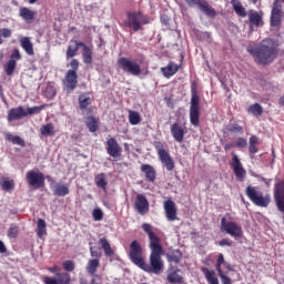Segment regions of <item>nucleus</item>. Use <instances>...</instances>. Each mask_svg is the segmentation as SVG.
Wrapping results in <instances>:
<instances>
[{"instance_id": "f3484780", "label": "nucleus", "mask_w": 284, "mask_h": 284, "mask_svg": "<svg viewBox=\"0 0 284 284\" xmlns=\"http://www.w3.org/2000/svg\"><path fill=\"white\" fill-rule=\"evenodd\" d=\"M283 19V10L278 8V2H274L273 9L271 12V26L272 28H278Z\"/></svg>"}, {"instance_id": "9d476101", "label": "nucleus", "mask_w": 284, "mask_h": 284, "mask_svg": "<svg viewBox=\"0 0 284 284\" xmlns=\"http://www.w3.org/2000/svg\"><path fill=\"white\" fill-rule=\"evenodd\" d=\"M189 8H199L206 17H216V11L205 0H184Z\"/></svg>"}, {"instance_id": "f03ea898", "label": "nucleus", "mask_w": 284, "mask_h": 284, "mask_svg": "<svg viewBox=\"0 0 284 284\" xmlns=\"http://www.w3.org/2000/svg\"><path fill=\"white\" fill-rule=\"evenodd\" d=\"M247 52L251 53L254 61L260 65H270L276 59V45L272 39L262 41L258 47H250Z\"/></svg>"}, {"instance_id": "680f3d73", "label": "nucleus", "mask_w": 284, "mask_h": 284, "mask_svg": "<svg viewBox=\"0 0 284 284\" xmlns=\"http://www.w3.org/2000/svg\"><path fill=\"white\" fill-rule=\"evenodd\" d=\"M229 132H243V126L239 124H231L227 126Z\"/></svg>"}, {"instance_id": "49530a36", "label": "nucleus", "mask_w": 284, "mask_h": 284, "mask_svg": "<svg viewBox=\"0 0 284 284\" xmlns=\"http://www.w3.org/2000/svg\"><path fill=\"white\" fill-rule=\"evenodd\" d=\"M225 262V256L223 255V253H220L219 256H217V261H216V264H215V270L216 272H223V267H221L222 265H224Z\"/></svg>"}, {"instance_id": "6e6552de", "label": "nucleus", "mask_w": 284, "mask_h": 284, "mask_svg": "<svg viewBox=\"0 0 284 284\" xmlns=\"http://www.w3.org/2000/svg\"><path fill=\"white\" fill-rule=\"evenodd\" d=\"M129 257L134 265H136L138 267H141L144 260H143V248L141 247V244L139 243V241L134 240L131 242Z\"/></svg>"}, {"instance_id": "7ed1b4c3", "label": "nucleus", "mask_w": 284, "mask_h": 284, "mask_svg": "<svg viewBox=\"0 0 284 284\" xmlns=\"http://www.w3.org/2000/svg\"><path fill=\"white\" fill-rule=\"evenodd\" d=\"M189 115L191 125H193L194 128H199L201 123V98L199 97V91L194 85H192L191 88V104Z\"/></svg>"}, {"instance_id": "dca6fc26", "label": "nucleus", "mask_w": 284, "mask_h": 284, "mask_svg": "<svg viewBox=\"0 0 284 284\" xmlns=\"http://www.w3.org/2000/svg\"><path fill=\"white\" fill-rule=\"evenodd\" d=\"M135 210L141 215L148 214L150 212V202H148V197L143 194H138L135 199Z\"/></svg>"}, {"instance_id": "473e14b6", "label": "nucleus", "mask_w": 284, "mask_h": 284, "mask_svg": "<svg viewBox=\"0 0 284 284\" xmlns=\"http://www.w3.org/2000/svg\"><path fill=\"white\" fill-rule=\"evenodd\" d=\"M47 225H45V220L43 219H39L37 222V236L38 239H43V236H45V234H48L47 231Z\"/></svg>"}, {"instance_id": "3c124183", "label": "nucleus", "mask_w": 284, "mask_h": 284, "mask_svg": "<svg viewBox=\"0 0 284 284\" xmlns=\"http://www.w3.org/2000/svg\"><path fill=\"white\" fill-rule=\"evenodd\" d=\"M62 267L65 272H74V262L73 261H64L62 263Z\"/></svg>"}, {"instance_id": "4468645a", "label": "nucleus", "mask_w": 284, "mask_h": 284, "mask_svg": "<svg viewBox=\"0 0 284 284\" xmlns=\"http://www.w3.org/2000/svg\"><path fill=\"white\" fill-rule=\"evenodd\" d=\"M79 77L74 71H67L65 78L63 80L64 90L68 92V94H71V92H74V89L77 88L79 83Z\"/></svg>"}, {"instance_id": "864d4df0", "label": "nucleus", "mask_w": 284, "mask_h": 284, "mask_svg": "<svg viewBox=\"0 0 284 284\" xmlns=\"http://www.w3.org/2000/svg\"><path fill=\"white\" fill-rule=\"evenodd\" d=\"M18 235H19V227L10 226V229L8 231L9 239H17Z\"/></svg>"}, {"instance_id": "2eb2a0df", "label": "nucleus", "mask_w": 284, "mask_h": 284, "mask_svg": "<svg viewBox=\"0 0 284 284\" xmlns=\"http://www.w3.org/2000/svg\"><path fill=\"white\" fill-rule=\"evenodd\" d=\"M121 145H119V142L114 138H110L106 140V154L109 156H112V159H119L121 156Z\"/></svg>"}, {"instance_id": "de8ad7c7", "label": "nucleus", "mask_w": 284, "mask_h": 284, "mask_svg": "<svg viewBox=\"0 0 284 284\" xmlns=\"http://www.w3.org/2000/svg\"><path fill=\"white\" fill-rule=\"evenodd\" d=\"M10 39L12 37V30L8 28L0 29V45L3 43V39Z\"/></svg>"}, {"instance_id": "412c9836", "label": "nucleus", "mask_w": 284, "mask_h": 284, "mask_svg": "<svg viewBox=\"0 0 284 284\" xmlns=\"http://www.w3.org/2000/svg\"><path fill=\"white\" fill-rule=\"evenodd\" d=\"M141 172L144 173V176L149 183H154L156 181V170L150 164H142Z\"/></svg>"}, {"instance_id": "f704fd0d", "label": "nucleus", "mask_w": 284, "mask_h": 284, "mask_svg": "<svg viewBox=\"0 0 284 284\" xmlns=\"http://www.w3.org/2000/svg\"><path fill=\"white\" fill-rule=\"evenodd\" d=\"M95 185L97 187H101V190L108 189V178L105 176V173H100L95 175Z\"/></svg>"}, {"instance_id": "a19ab883", "label": "nucleus", "mask_w": 284, "mask_h": 284, "mask_svg": "<svg viewBox=\"0 0 284 284\" xmlns=\"http://www.w3.org/2000/svg\"><path fill=\"white\" fill-rule=\"evenodd\" d=\"M17 68V62L9 60L4 65V72L8 77H12L14 74V70Z\"/></svg>"}, {"instance_id": "7c9ffc66", "label": "nucleus", "mask_w": 284, "mask_h": 284, "mask_svg": "<svg viewBox=\"0 0 284 284\" xmlns=\"http://www.w3.org/2000/svg\"><path fill=\"white\" fill-rule=\"evenodd\" d=\"M100 262L97 258L89 260L87 264V272L90 276H94L97 274V270H99Z\"/></svg>"}, {"instance_id": "79ce46f5", "label": "nucleus", "mask_w": 284, "mask_h": 284, "mask_svg": "<svg viewBox=\"0 0 284 284\" xmlns=\"http://www.w3.org/2000/svg\"><path fill=\"white\" fill-rule=\"evenodd\" d=\"M0 185L4 192H12L14 190V181L12 180H3Z\"/></svg>"}, {"instance_id": "1a4fd4ad", "label": "nucleus", "mask_w": 284, "mask_h": 284, "mask_svg": "<svg viewBox=\"0 0 284 284\" xmlns=\"http://www.w3.org/2000/svg\"><path fill=\"white\" fill-rule=\"evenodd\" d=\"M221 225L222 232L230 234L233 239L239 240L243 236V229L236 222H227L225 217H222Z\"/></svg>"}, {"instance_id": "423d86ee", "label": "nucleus", "mask_w": 284, "mask_h": 284, "mask_svg": "<svg viewBox=\"0 0 284 284\" xmlns=\"http://www.w3.org/2000/svg\"><path fill=\"white\" fill-rule=\"evenodd\" d=\"M48 272L54 274L55 277L44 276L43 283L44 284H70V274L69 273H61V268L59 266L49 267Z\"/></svg>"}, {"instance_id": "bf43d9fd", "label": "nucleus", "mask_w": 284, "mask_h": 284, "mask_svg": "<svg viewBox=\"0 0 284 284\" xmlns=\"http://www.w3.org/2000/svg\"><path fill=\"white\" fill-rule=\"evenodd\" d=\"M71 69H69V72H79V60L73 59L70 63Z\"/></svg>"}, {"instance_id": "aec40b11", "label": "nucleus", "mask_w": 284, "mask_h": 284, "mask_svg": "<svg viewBox=\"0 0 284 284\" xmlns=\"http://www.w3.org/2000/svg\"><path fill=\"white\" fill-rule=\"evenodd\" d=\"M28 116V113L23 106H18L9 110L8 121H19V119H23Z\"/></svg>"}, {"instance_id": "b1692460", "label": "nucleus", "mask_w": 284, "mask_h": 284, "mask_svg": "<svg viewBox=\"0 0 284 284\" xmlns=\"http://www.w3.org/2000/svg\"><path fill=\"white\" fill-rule=\"evenodd\" d=\"M79 48H83V42L71 40L67 50V59H72L73 57H77Z\"/></svg>"}, {"instance_id": "58836bf2", "label": "nucleus", "mask_w": 284, "mask_h": 284, "mask_svg": "<svg viewBox=\"0 0 284 284\" xmlns=\"http://www.w3.org/2000/svg\"><path fill=\"white\" fill-rule=\"evenodd\" d=\"M247 113L253 114V116H261L263 114V106L258 103L251 104L247 108Z\"/></svg>"}, {"instance_id": "4c0bfd02", "label": "nucleus", "mask_w": 284, "mask_h": 284, "mask_svg": "<svg viewBox=\"0 0 284 284\" xmlns=\"http://www.w3.org/2000/svg\"><path fill=\"white\" fill-rule=\"evenodd\" d=\"M82 48H83L82 59L87 65H90V63H92V49L85 45V43H83Z\"/></svg>"}, {"instance_id": "9b49d317", "label": "nucleus", "mask_w": 284, "mask_h": 284, "mask_svg": "<svg viewBox=\"0 0 284 284\" xmlns=\"http://www.w3.org/2000/svg\"><path fill=\"white\" fill-rule=\"evenodd\" d=\"M27 182L31 187H43L45 185V176L42 172L29 171L26 175Z\"/></svg>"}, {"instance_id": "4be33fe9", "label": "nucleus", "mask_w": 284, "mask_h": 284, "mask_svg": "<svg viewBox=\"0 0 284 284\" xmlns=\"http://www.w3.org/2000/svg\"><path fill=\"white\" fill-rule=\"evenodd\" d=\"M166 281H169V283H183V272L179 268L169 270Z\"/></svg>"}, {"instance_id": "c756f323", "label": "nucleus", "mask_w": 284, "mask_h": 284, "mask_svg": "<svg viewBox=\"0 0 284 284\" xmlns=\"http://www.w3.org/2000/svg\"><path fill=\"white\" fill-rule=\"evenodd\" d=\"M231 6H233V10L239 17H247V12L245 11V7L241 3V0H231Z\"/></svg>"}, {"instance_id": "5fc2aeb1", "label": "nucleus", "mask_w": 284, "mask_h": 284, "mask_svg": "<svg viewBox=\"0 0 284 284\" xmlns=\"http://www.w3.org/2000/svg\"><path fill=\"white\" fill-rule=\"evenodd\" d=\"M10 61H14V63L21 61V52H19V49L13 50V52L10 55Z\"/></svg>"}, {"instance_id": "c9c22d12", "label": "nucleus", "mask_w": 284, "mask_h": 284, "mask_svg": "<svg viewBox=\"0 0 284 284\" xmlns=\"http://www.w3.org/2000/svg\"><path fill=\"white\" fill-rule=\"evenodd\" d=\"M41 136H54V124L47 123L40 129Z\"/></svg>"}, {"instance_id": "c85d7f7f", "label": "nucleus", "mask_w": 284, "mask_h": 284, "mask_svg": "<svg viewBox=\"0 0 284 284\" xmlns=\"http://www.w3.org/2000/svg\"><path fill=\"white\" fill-rule=\"evenodd\" d=\"M78 101L80 110H88V105L92 104V98H90V93L80 94Z\"/></svg>"}, {"instance_id": "a18cd8bd", "label": "nucleus", "mask_w": 284, "mask_h": 284, "mask_svg": "<svg viewBox=\"0 0 284 284\" xmlns=\"http://www.w3.org/2000/svg\"><path fill=\"white\" fill-rule=\"evenodd\" d=\"M274 196H284V180L275 184Z\"/></svg>"}, {"instance_id": "72a5a7b5", "label": "nucleus", "mask_w": 284, "mask_h": 284, "mask_svg": "<svg viewBox=\"0 0 284 284\" xmlns=\"http://www.w3.org/2000/svg\"><path fill=\"white\" fill-rule=\"evenodd\" d=\"M166 258L169 263H181V258H183V253H181L179 250H174L171 253L166 254Z\"/></svg>"}, {"instance_id": "f257e3e1", "label": "nucleus", "mask_w": 284, "mask_h": 284, "mask_svg": "<svg viewBox=\"0 0 284 284\" xmlns=\"http://www.w3.org/2000/svg\"><path fill=\"white\" fill-rule=\"evenodd\" d=\"M142 230L148 234L150 239L149 247L151 250V255L149 257V264L145 261L142 262L140 268L148 274L159 275L163 272V260L161 255L163 254V246H161V239L156 236L154 232H152V225L148 223L142 224Z\"/></svg>"}, {"instance_id": "0e129e2a", "label": "nucleus", "mask_w": 284, "mask_h": 284, "mask_svg": "<svg viewBox=\"0 0 284 284\" xmlns=\"http://www.w3.org/2000/svg\"><path fill=\"white\" fill-rule=\"evenodd\" d=\"M221 247H232V242L227 239H223L217 243Z\"/></svg>"}, {"instance_id": "69168bd1", "label": "nucleus", "mask_w": 284, "mask_h": 284, "mask_svg": "<svg viewBox=\"0 0 284 284\" xmlns=\"http://www.w3.org/2000/svg\"><path fill=\"white\" fill-rule=\"evenodd\" d=\"M90 254H91V257L92 258H97V260H99V258H101V253H99V251H94V247H90Z\"/></svg>"}, {"instance_id": "8fccbe9b", "label": "nucleus", "mask_w": 284, "mask_h": 284, "mask_svg": "<svg viewBox=\"0 0 284 284\" xmlns=\"http://www.w3.org/2000/svg\"><path fill=\"white\" fill-rule=\"evenodd\" d=\"M93 221H103V211L101 209H94L92 212Z\"/></svg>"}, {"instance_id": "37998d69", "label": "nucleus", "mask_w": 284, "mask_h": 284, "mask_svg": "<svg viewBox=\"0 0 284 284\" xmlns=\"http://www.w3.org/2000/svg\"><path fill=\"white\" fill-rule=\"evenodd\" d=\"M87 126L91 132H97L99 130V124L97 122V119H94L93 116L88 118Z\"/></svg>"}, {"instance_id": "e2e57ef3", "label": "nucleus", "mask_w": 284, "mask_h": 284, "mask_svg": "<svg viewBox=\"0 0 284 284\" xmlns=\"http://www.w3.org/2000/svg\"><path fill=\"white\" fill-rule=\"evenodd\" d=\"M91 280V284H103V280L101 278V275H97V273H94Z\"/></svg>"}, {"instance_id": "2f4dec72", "label": "nucleus", "mask_w": 284, "mask_h": 284, "mask_svg": "<svg viewBox=\"0 0 284 284\" xmlns=\"http://www.w3.org/2000/svg\"><path fill=\"white\" fill-rule=\"evenodd\" d=\"M99 244L104 251L105 256H113L114 251L112 250V246L110 245V242L108 241V239L101 237L99 241Z\"/></svg>"}, {"instance_id": "ddd939ff", "label": "nucleus", "mask_w": 284, "mask_h": 284, "mask_svg": "<svg viewBox=\"0 0 284 284\" xmlns=\"http://www.w3.org/2000/svg\"><path fill=\"white\" fill-rule=\"evenodd\" d=\"M48 181L50 183V189L52 190L54 196H68V194H70V185L59 183L50 176H48Z\"/></svg>"}, {"instance_id": "cd10ccee", "label": "nucleus", "mask_w": 284, "mask_h": 284, "mask_svg": "<svg viewBox=\"0 0 284 284\" xmlns=\"http://www.w3.org/2000/svg\"><path fill=\"white\" fill-rule=\"evenodd\" d=\"M19 14H20L21 19H23V21H26V23H30V21H33L37 12H34L26 7H22V8H20Z\"/></svg>"}, {"instance_id": "39448f33", "label": "nucleus", "mask_w": 284, "mask_h": 284, "mask_svg": "<svg viewBox=\"0 0 284 284\" xmlns=\"http://www.w3.org/2000/svg\"><path fill=\"white\" fill-rule=\"evenodd\" d=\"M118 67L122 72L132 77H139L141 74V64L134 59L122 57L118 60Z\"/></svg>"}, {"instance_id": "c03bdc74", "label": "nucleus", "mask_w": 284, "mask_h": 284, "mask_svg": "<svg viewBox=\"0 0 284 284\" xmlns=\"http://www.w3.org/2000/svg\"><path fill=\"white\" fill-rule=\"evenodd\" d=\"M129 121L131 125H139V123H141V115H139L138 112L130 111Z\"/></svg>"}, {"instance_id": "393cba45", "label": "nucleus", "mask_w": 284, "mask_h": 284, "mask_svg": "<svg viewBox=\"0 0 284 284\" xmlns=\"http://www.w3.org/2000/svg\"><path fill=\"white\" fill-rule=\"evenodd\" d=\"M20 45L29 57L34 54V45L32 44V41H30L29 37L21 38Z\"/></svg>"}, {"instance_id": "4d7b16f0", "label": "nucleus", "mask_w": 284, "mask_h": 284, "mask_svg": "<svg viewBox=\"0 0 284 284\" xmlns=\"http://www.w3.org/2000/svg\"><path fill=\"white\" fill-rule=\"evenodd\" d=\"M41 110H43V105L28 108L27 114L28 115L39 114L41 112Z\"/></svg>"}, {"instance_id": "bb28decb", "label": "nucleus", "mask_w": 284, "mask_h": 284, "mask_svg": "<svg viewBox=\"0 0 284 284\" xmlns=\"http://www.w3.org/2000/svg\"><path fill=\"white\" fill-rule=\"evenodd\" d=\"M201 272L204 274L209 284H219V276H216V272L205 266L201 268Z\"/></svg>"}, {"instance_id": "09e8293b", "label": "nucleus", "mask_w": 284, "mask_h": 284, "mask_svg": "<svg viewBox=\"0 0 284 284\" xmlns=\"http://www.w3.org/2000/svg\"><path fill=\"white\" fill-rule=\"evenodd\" d=\"M275 199V204H276V207L278 210V212H282V214H284V195L283 196H274Z\"/></svg>"}, {"instance_id": "13d9d810", "label": "nucleus", "mask_w": 284, "mask_h": 284, "mask_svg": "<svg viewBox=\"0 0 284 284\" xmlns=\"http://www.w3.org/2000/svg\"><path fill=\"white\" fill-rule=\"evenodd\" d=\"M13 145H20L21 148H26V141L21 139L19 135H14L13 142H11Z\"/></svg>"}, {"instance_id": "6ab92c4d", "label": "nucleus", "mask_w": 284, "mask_h": 284, "mask_svg": "<svg viewBox=\"0 0 284 284\" xmlns=\"http://www.w3.org/2000/svg\"><path fill=\"white\" fill-rule=\"evenodd\" d=\"M171 134L176 141V143H183V139H185V130L179 123H173L171 125Z\"/></svg>"}, {"instance_id": "a211bd4d", "label": "nucleus", "mask_w": 284, "mask_h": 284, "mask_svg": "<svg viewBox=\"0 0 284 284\" xmlns=\"http://www.w3.org/2000/svg\"><path fill=\"white\" fill-rule=\"evenodd\" d=\"M164 211L168 221H176V204L172 200L164 202Z\"/></svg>"}, {"instance_id": "0eeeda50", "label": "nucleus", "mask_w": 284, "mask_h": 284, "mask_svg": "<svg viewBox=\"0 0 284 284\" xmlns=\"http://www.w3.org/2000/svg\"><path fill=\"white\" fill-rule=\"evenodd\" d=\"M142 23L148 26V23H150V18L142 14L141 11L128 13L126 26L128 28H131L133 32H139Z\"/></svg>"}, {"instance_id": "f8f14e48", "label": "nucleus", "mask_w": 284, "mask_h": 284, "mask_svg": "<svg viewBox=\"0 0 284 284\" xmlns=\"http://www.w3.org/2000/svg\"><path fill=\"white\" fill-rule=\"evenodd\" d=\"M231 168H233L236 181L243 183V181H245V176H247V171L243 169V163H241L239 155H236L235 153H233Z\"/></svg>"}, {"instance_id": "20e7f679", "label": "nucleus", "mask_w": 284, "mask_h": 284, "mask_svg": "<svg viewBox=\"0 0 284 284\" xmlns=\"http://www.w3.org/2000/svg\"><path fill=\"white\" fill-rule=\"evenodd\" d=\"M245 194L257 207H267L272 202V196L270 194H263V191L256 190L255 186H247L245 189Z\"/></svg>"}, {"instance_id": "052dcab7", "label": "nucleus", "mask_w": 284, "mask_h": 284, "mask_svg": "<svg viewBox=\"0 0 284 284\" xmlns=\"http://www.w3.org/2000/svg\"><path fill=\"white\" fill-rule=\"evenodd\" d=\"M235 148H246L247 146V140L245 138H239L236 143H234Z\"/></svg>"}, {"instance_id": "338daca9", "label": "nucleus", "mask_w": 284, "mask_h": 284, "mask_svg": "<svg viewBox=\"0 0 284 284\" xmlns=\"http://www.w3.org/2000/svg\"><path fill=\"white\" fill-rule=\"evenodd\" d=\"M14 136L12 133L10 132H4V140L9 141V143H12L14 141Z\"/></svg>"}, {"instance_id": "a878e982", "label": "nucleus", "mask_w": 284, "mask_h": 284, "mask_svg": "<svg viewBox=\"0 0 284 284\" xmlns=\"http://www.w3.org/2000/svg\"><path fill=\"white\" fill-rule=\"evenodd\" d=\"M161 72L165 77V79H170L171 77H174L176 72H179V64L174 62H169L166 67H163L161 69Z\"/></svg>"}, {"instance_id": "ea45409f", "label": "nucleus", "mask_w": 284, "mask_h": 284, "mask_svg": "<svg viewBox=\"0 0 284 284\" xmlns=\"http://www.w3.org/2000/svg\"><path fill=\"white\" fill-rule=\"evenodd\" d=\"M248 143V152L251 154H256V152H258V148H256V143H258V138H256V135L251 136Z\"/></svg>"}, {"instance_id": "6e6d98bb", "label": "nucleus", "mask_w": 284, "mask_h": 284, "mask_svg": "<svg viewBox=\"0 0 284 284\" xmlns=\"http://www.w3.org/2000/svg\"><path fill=\"white\" fill-rule=\"evenodd\" d=\"M217 274L223 284H232V278H230L227 275H225V272L220 271V272H217Z\"/></svg>"}, {"instance_id": "774afa93", "label": "nucleus", "mask_w": 284, "mask_h": 284, "mask_svg": "<svg viewBox=\"0 0 284 284\" xmlns=\"http://www.w3.org/2000/svg\"><path fill=\"white\" fill-rule=\"evenodd\" d=\"M6 252H8V248L6 247L3 241L0 240V254H6Z\"/></svg>"}, {"instance_id": "603ef678", "label": "nucleus", "mask_w": 284, "mask_h": 284, "mask_svg": "<svg viewBox=\"0 0 284 284\" xmlns=\"http://www.w3.org/2000/svg\"><path fill=\"white\" fill-rule=\"evenodd\" d=\"M154 148L158 152V156H161V155L168 153V151L165 150V148L163 146V144L161 142H155Z\"/></svg>"}, {"instance_id": "e433bc0d", "label": "nucleus", "mask_w": 284, "mask_h": 284, "mask_svg": "<svg viewBox=\"0 0 284 284\" xmlns=\"http://www.w3.org/2000/svg\"><path fill=\"white\" fill-rule=\"evenodd\" d=\"M248 21L258 28L263 26V16H261L258 12H252L248 16Z\"/></svg>"}, {"instance_id": "5701e85b", "label": "nucleus", "mask_w": 284, "mask_h": 284, "mask_svg": "<svg viewBox=\"0 0 284 284\" xmlns=\"http://www.w3.org/2000/svg\"><path fill=\"white\" fill-rule=\"evenodd\" d=\"M159 159L162 165L165 168V170H168V172H172L174 170V159L172 158V155H170V152L159 155Z\"/></svg>"}]
</instances>
